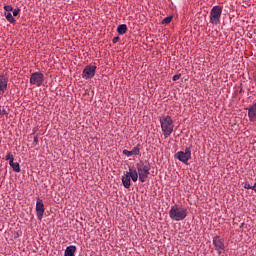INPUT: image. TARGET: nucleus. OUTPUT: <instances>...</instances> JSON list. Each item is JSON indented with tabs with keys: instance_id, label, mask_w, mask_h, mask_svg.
<instances>
[{
	"instance_id": "obj_8",
	"label": "nucleus",
	"mask_w": 256,
	"mask_h": 256,
	"mask_svg": "<svg viewBox=\"0 0 256 256\" xmlns=\"http://www.w3.org/2000/svg\"><path fill=\"white\" fill-rule=\"evenodd\" d=\"M213 245L217 253L221 255L222 251H224L225 249V240H223V238H221L220 236H215L213 238Z\"/></svg>"
},
{
	"instance_id": "obj_1",
	"label": "nucleus",
	"mask_w": 256,
	"mask_h": 256,
	"mask_svg": "<svg viewBox=\"0 0 256 256\" xmlns=\"http://www.w3.org/2000/svg\"><path fill=\"white\" fill-rule=\"evenodd\" d=\"M159 121H160L162 133L165 139H167V137L171 136V133H173V129L175 127V125L173 124V118H171V116L169 115L162 116L160 117Z\"/></svg>"
},
{
	"instance_id": "obj_12",
	"label": "nucleus",
	"mask_w": 256,
	"mask_h": 256,
	"mask_svg": "<svg viewBox=\"0 0 256 256\" xmlns=\"http://www.w3.org/2000/svg\"><path fill=\"white\" fill-rule=\"evenodd\" d=\"M248 111V119L251 123H255L256 121V103L247 108Z\"/></svg>"
},
{
	"instance_id": "obj_21",
	"label": "nucleus",
	"mask_w": 256,
	"mask_h": 256,
	"mask_svg": "<svg viewBox=\"0 0 256 256\" xmlns=\"http://www.w3.org/2000/svg\"><path fill=\"white\" fill-rule=\"evenodd\" d=\"M123 155H126V157H131L133 155L132 151L129 150H123Z\"/></svg>"
},
{
	"instance_id": "obj_16",
	"label": "nucleus",
	"mask_w": 256,
	"mask_h": 256,
	"mask_svg": "<svg viewBox=\"0 0 256 256\" xmlns=\"http://www.w3.org/2000/svg\"><path fill=\"white\" fill-rule=\"evenodd\" d=\"M4 15L9 23H15V21H17V20H15V18L13 17V14H11V12H5Z\"/></svg>"
},
{
	"instance_id": "obj_7",
	"label": "nucleus",
	"mask_w": 256,
	"mask_h": 256,
	"mask_svg": "<svg viewBox=\"0 0 256 256\" xmlns=\"http://www.w3.org/2000/svg\"><path fill=\"white\" fill-rule=\"evenodd\" d=\"M45 81V76L41 72H34L30 76L31 85H36V87H41Z\"/></svg>"
},
{
	"instance_id": "obj_22",
	"label": "nucleus",
	"mask_w": 256,
	"mask_h": 256,
	"mask_svg": "<svg viewBox=\"0 0 256 256\" xmlns=\"http://www.w3.org/2000/svg\"><path fill=\"white\" fill-rule=\"evenodd\" d=\"M33 144L38 145L39 144V136L35 135L33 138Z\"/></svg>"
},
{
	"instance_id": "obj_15",
	"label": "nucleus",
	"mask_w": 256,
	"mask_h": 256,
	"mask_svg": "<svg viewBox=\"0 0 256 256\" xmlns=\"http://www.w3.org/2000/svg\"><path fill=\"white\" fill-rule=\"evenodd\" d=\"M117 32L119 35H125L127 33V25L126 24H121L117 27Z\"/></svg>"
},
{
	"instance_id": "obj_25",
	"label": "nucleus",
	"mask_w": 256,
	"mask_h": 256,
	"mask_svg": "<svg viewBox=\"0 0 256 256\" xmlns=\"http://www.w3.org/2000/svg\"><path fill=\"white\" fill-rule=\"evenodd\" d=\"M244 189H253V186H251V184H249V183H245L244 184Z\"/></svg>"
},
{
	"instance_id": "obj_9",
	"label": "nucleus",
	"mask_w": 256,
	"mask_h": 256,
	"mask_svg": "<svg viewBox=\"0 0 256 256\" xmlns=\"http://www.w3.org/2000/svg\"><path fill=\"white\" fill-rule=\"evenodd\" d=\"M95 71H97V66L87 65L82 72L83 79H93Z\"/></svg>"
},
{
	"instance_id": "obj_11",
	"label": "nucleus",
	"mask_w": 256,
	"mask_h": 256,
	"mask_svg": "<svg viewBox=\"0 0 256 256\" xmlns=\"http://www.w3.org/2000/svg\"><path fill=\"white\" fill-rule=\"evenodd\" d=\"M7 83H9V79L5 75H0V95H4L7 91Z\"/></svg>"
},
{
	"instance_id": "obj_18",
	"label": "nucleus",
	"mask_w": 256,
	"mask_h": 256,
	"mask_svg": "<svg viewBox=\"0 0 256 256\" xmlns=\"http://www.w3.org/2000/svg\"><path fill=\"white\" fill-rule=\"evenodd\" d=\"M5 160L9 161L10 163H13V161L15 160V158L13 157V155L11 154V152L7 153V155L5 156Z\"/></svg>"
},
{
	"instance_id": "obj_17",
	"label": "nucleus",
	"mask_w": 256,
	"mask_h": 256,
	"mask_svg": "<svg viewBox=\"0 0 256 256\" xmlns=\"http://www.w3.org/2000/svg\"><path fill=\"white\" fill-rule=\"evenodd\" d=\"M141 146L138 144L136 147H134L131 151H132V155H139V153H141Z\"/></svg>"
},
{
	"instance_id": "obj_2",
	"label": "nucleus",
	"mask_w": 256,
	"mask_h": 256,
	"mask_svg": "<svg viewBox=\"0 0 256 256\" xmlns=\"http://www.w3.org/2000/svg\"><path fill=\"white\" fill-rule=\"evenodd\" d=\"M169 217L172 221H183L187 217V208L174 205L169 210Z\"/></svg>"
},
{
	"instance_id": "obj_4",
	"label": "nucleus",
	"mask_w": 256,
	"mask_h": 256,
	"mask_svg": "<svg viewBox=\"0 0 256 256\" xmlns=\"http://www.w3.org/2000/svg\"><path fill=\"white\" fill-rule=\"evenodd\" d=\"M137 175L139 176V181L141 183H145L147 181V177H149V171H151V167L149 164H145L144 162H139L136 164Z\"/></svg>"
},
{
	"instance_id": "obj_26",
	"label": "nucleus",
	"mask_w": 256,
	"mask_h": 256,
	"mask_svg": "<svg viewBox=\"0 0 256 256\" xmlns=\"http://www.w3.org/2000/svg\"><path fill=\"white\" fill-rule=\"evenodd\" d=\"M119 42V36L114 37L112 40V43H118Z\"/></svg>"
},
{
	"instance_id": "obj_23",
	"label": "nucleus",
	"mask_w": 256,
	"mask_h": 256,
	"mask_svg": "<svg viewBox=\"0 0 256 256\" xmlns=\"http://www.w3.org/2000/svg\"><path fill=\"white\" fill-rule=\"evenodd\" d=\"M21 12V9H14L13 10V17H17V15H19V13Z\"/></svg>"
},
{
	"instance_id": "obj_27",
	"label": "nucleus",
	"mask_w": 256,
	"mask_h": 256,
	"mask_svg": "<svg viewBox=\"0 0 256 256\" xmlns=\"http://www.w3.org/2000/svg\"><path fill=\"white\" fill-rule=\"evenodd\" d=\"M2 115H7V111L2 110Z\"/></svg>"
},
{
	"instance_id": "obj_19",
	"label": "nucleus",
	"mask_w": 256,
	"mask_h": 256,
	"mask_svg": "<svg viewBox=\"0 0 256 256\" xmlns=\"http://www.w3.org/2000/svg\"><path fill=\"white\" fill-rule=\"evenodd\" d=\"M171 21H173V16H168V17L163 19L162 23L164 25H169V23H171Z\"/></svg>"
},
{
	"instance_id": "obj_3",
	"label": "nucleus",
	"mask_w": 256,
	"mask_h": 256,
	"mask_svg": "<svg viewBox=\"0 0 256 256\" xmlns=\"http://www.w3.org/2000/svg\"><path fill=\"white\" fill-rule=\"evenodd\" d=\"M131 179L134 183H137L139 174H137V169L130 166L128 172L122 176V183L125 189H129V187H131Z\"/></svg>"
},
{
	"instance_id": "obj_28",
	"label": "nucleus",
	"mask_w": 256,
	"mask_h": 256,
	"mask_svg": "<svg viewBox=\"0 0 256 256\" xmlns=\"http://www.w3.org/2000/svg\"><path fill=\"white\" fill-rule=\"evenodd\" d=\"M0 115H2V110L0 109Z\"/></svg>"
},
{
	"instance_id": "obj_13",
	"label": "nucleus",
	"mask_w": 256,
	"mask_h": 256,
	"mask_svg": "<svg viewBox=\"0 0 256 256\" xmlns=\"http://www.w3.org/2000/svg\"><path fill=\"white\" fill-rule=\"evenodd\" d=\"M76 251H77V246L75 245L68 246L65 249L64 256H75Z\"/></svg>"
},
{
	"instance_id": "obj_5",
	"label": "nucleus",
	"mask_w": 256,
	"mask_h": 256,
	"mask_svg": "<svg viewBox=\"0 0 256 256\" xmlns=\"http://www.w3.org/2000/svg\"><path fill=\"white\" fill-rule=\"evenodd\" d=\"M223 13V6H214L210 11V23L212 25H219L221 23V15Z\"/></svg>"
},
{
	"instance_id": "obj_6",
	"label": "nucleus",
	"mask_w": 256,
	"mask_h": 256,
	"mask_svg": "<svg viewBox=\"0 0 256 256\" xmlns=\"http://www.w3.org/2000/svg\"><path fill=\"white\" fill-rule=\"evenodd\" d=\"M174 157L178 159V161H181V163H184V165H187L191 159V147L185 148L184 151H178Z\"/></svg>"
},
{
	"instance_id": "obj_20",
	"label": "nucleus",
	"mask_w": 256,
	"mask_h": 256,
	"mask_svg": "<svg viewBox=\"0 0 256 256\" xmlns=\"http://www.w3.org/2000/svg\"><path fill=\"white\" fill-rule=\"evenodd\" d=\"M4 10L6 11V13H11V11H13V6L5 5Z\"/></svg>"
},
{
	"instance_id": "obj_24",
	"label": "nucleus",
	"mask_w": 256,
	"mask_h": 256,
	"mask_svg": "<svg viewBox=\"0 0 256 256\" xmlns=\"http://www.w3.org/2000/svg\"><path fill=\"white\" fill-rule=\"evenodd\" d=\"M173 81H179V79H181V74H176L173 76Z\"/></svg>"
},
{
	"instance_id": "obj_14",
	"label": "nucleus",
	"mask_w": 256,
	"mask_h": 256,
	"mask_svg": "<svg viewBox=\"0 0 256 256\" xmlns=\"http://www.w3.org/2000/svg\"><path fill=\"white\" fill-rule=\"evenodd\" d=\"M9 165L13 169V171H15V173H21V166L18 162L12 161V163H10Z\"/></svg>"
},
{
	"instance_id": "obj_10",
	"label": "nucleus",
	"mask_w": 256,
	"mask_h": 256,
	"mask_svg": "<svg viewBox=\"0 0 256 256\" xmlns=\"http://www.w3.org/2000/svg\"><path fill=\"white\" fill-rule=\"evenodd\" d=\"M45 213V205L43 204V200L37 198L36 201V216L39 221L43 219V215Z\"/></svg>"
}]
</instances>
